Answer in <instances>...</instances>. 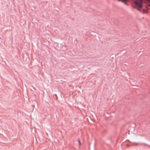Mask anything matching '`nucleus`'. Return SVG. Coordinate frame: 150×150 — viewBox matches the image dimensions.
Returning <instances> with one entry per match:
<instances>
[{
  "label": "nucleus",
  "mask_w": 150,
  "mask_h": 150,
  "mask_svg": "<svg viewBox=\"0 0 150 150\" xmlns=\"http://www.w3.org/2000/svg\"><path fill=\"white\" fill-rule=\"evenodd\" d=\"M79 142L80 143V142L79 141Z\"/></svg>",
  "instance_id": "1"
}]
</instances>
